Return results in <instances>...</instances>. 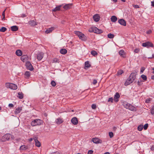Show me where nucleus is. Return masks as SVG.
Masks as SVG:
<instances>
[{"instance_id": "nucleus-1", "label": "nucleus", "mask_w": 154, "mask_h": 154, "mask_svg": "<svg viewBox=\"0 0 154 154\" xmlns=\"http://www.w3.org/2000/svg\"><path fill=\"white\" fill-rule=\"evenodd\" d=\"M88 31L90 32H94L97 34H100L103 32L102 30L99 29L95 27H91L89 29Z\"/></svg>"}, {"instance_id": "nucleus-2", "label": "nucleus", "mask_w": 154, "mask_h": 154, "mask_svg": "<svg viewBox=\"0 0 154 154\" xmlns=\"http://www.w3.org/2000/svg\"><path fill=\"white\" fill-rule=\"evenodd\" d=\"M75 34L77 35L79 38L82 40L85 41L86 40V37L84 34L81 32L78 31H75Z\"/></svg>"}, {"instance_id": "nucleus-3", "label": "nucleus", "mask_w": 154, "mask_h": 154, "mask_svg": "<svg viewBox=\"0 0 154 154\" xmlns=\"http://www.w3.org/2000/svg\"><path fill=\"white\" fill-rule=\"evenodd\" d=\"M42 121L40 119H35L31 123V125L32 126L41 125Z\"/></svg>"}, {"instance_id": "nucleus-4", "label": "nucleus", "mask_w": 154, "mask_h": 154, "mask_svg": "<svg viewBox=\"0 0 154 154\" xmlns=\"http://www.w3.org/2000/svg\"><path fill=\"white\" fill-rule=\"evenodd\" d=\"M11 137V134H6L2 137L1 139V141L2 142H5L10 140V138Z\"/></svg>"}, {"instance_id": "nucleus-5", "label": "nucleus", "mask_w": 154, "mask_h": 154, "mask_svg": "<svg viewBox=\"0 0 154 154\" xmlns=\"http://www.w3.org/2000/svg\"><path fill=\"white\" fill-rule=\"evenodd\" d=\"M26 68L32 71L33 69V67L29 62L27 61L26 63Z\"/></svg>"}, {"instance_id": "nucleus-6", "label": "nucleus", "mask_w": 154, "mask_h": 154, "mask_svg": "<svg viewBox=\"0 0 154 154\" xmlns=\"http://www.w3.org/2000/svg\"><path fill=\"white\" fill-rule=\"evenodd\" d=\"M142 45L143 47L149 48V47H153V44L149 42H147L143 43Z\"/></svg>"}, {"instance_id": "nucleus-7", "label": "nucleus", "mask_w": 154, "mask_h": 154, "mask_svg": "<svg viewBox=\"0 0 154 154\" xmlns=\"http://www.w3.org/2000/svg\"><path fill=\"white\" fill-rule=\"evenodd\" d=\"M134 81L129 77L125 82V85L126 86L132 83Z\"/></svg>"}, {"instance_id": "nucleus-8", "label": "nucleus", "mask_w": 154, "mask_h": 154, "mask_svg": "<svg viewBox=\"0 0 154 154\" xmlns=\"http://www.w3.org/2000/svg\"><path fill=\"white\" fill-rule=\"evenodd\" d=\"M137 75V72L135 71L134 72H132L130 75L129 77L133 81H134L136 78V76Z\"/></svg>"}, {"instance_id": "nucleus-9", "label": "nucleus", "mask_w": 154, "mask_h": 154, "mask_svg": "<svg viewBox=\"0 0 154 154\" xmlns=\"http://www.w3.org/2000/svg\"><path fill=\"white\" fill-rule=\"evenodd\" d=\"M72 123L74 125H76L78 123V120L77 118L74 117L71 120Z\"/></svg>"}, {"instance_id": "nucleus-10", "label": "nucleus", "mask_w": 154, "mask_h": 154, "mask_svg": "<svg viewBox=\"0 0 154 154\" xmlns=\"http://www.w3.org/2000/svg\"><path fill=\"white\" fill-rule=\"evenodd\" d=\"M120 97V96L118 92L116 93L115 95L114 96V101L116 102H118L119 100L118 99Z\"/></svg>"}, {"instance_id": "nucleus-11", "label": "nucleus", "mask_w": 154, "mask_h": 154, "mask_svg": "<svg viewBox=\"0 0 154 154\" xmlns=\"http://www.w3.org/2000/svg\"><path fill=\"white\" fill-rule=\"evenodd\" d=\"M63 119L61 118H58L56 119V123L57 124H60L63 122Z\"/></svg>"}, {"instance_id": "nucleus-12", "label": "nucleus", "mask_w": 154, "mask_h": 154, "mask_svg": "<svg viewBox=\"0 0 154 154\" xmlns=\"http://www.w3.org/2000/svg\"><path fill=\"white\" fill-rule=\"evenodd\" d=\"M35 142V146L38 147H39L41 146V143L39 141L37 140V138L36 137H35L33 138Z\"/></svg>"}, {"instance_id": "nucleus-13", "label": "nucleus", "mask_w": 154, "mask_h": 154, "mask_svg": "<svg viewBox=\"0 0 154 154\" xmlns=\"http://www.w3.org/2000/svg\"><path fill=\"white\" fill-rule=\"evenodd\" d=\"M92 140L93 142L95 143H99L101 142V140L97 138H93Z\"/></svg>"}, {"instance_id": "nucleus-14", "label": "nucleus", "mask_w": 154, "mask_h": 154, "mask_svg": "<svg viewBox=\"0 0 154 154\" xmlns=\"http://www.w3.org/2000/svg\"><path fill=\"white\" fill-rule=\"evenodd\" d=\"M93 18L95 22H97L99 20L100 17L98 14H96L93 16Z\"/></svg>"}, {"instance_id": "nucleus-15", "label": "nucleus", "mask_w": 154, "mask_h": 154, "mask_svg": "<svg viewBox=\"0 0 154 154\" xmlns=\"http://www.w3.org/2000/svg\"><path fill=\"white\" fill-rule=\"evenodd\" d=\"M28 56L26 55H23L21 57V60L24 62H26V63L28 60Z\"/></svg>"}, {"instance_id": "nucleus-16", "label": "nucleus", "mask_w": 154, "mask_h": 154, "mask_svg": "<svg viewBox=\"0 0 154 154\" xmlns=\"http://www.w3.org/2000/svg\"><path fill=\"white\" fill-rule=\"evenodd\" d=\"M118 22L121 25L124 26H126V22L123 19H121L119 20Z\"/></svg>"}, {"instance_id": "nucleus-17", "label": "nucleus", "mask_w": 154, "mask_h": 154, "mask_svg": "<svg viewBox=\"0 0 154 154\" xmlns=\"http://www.w3.org/2000/svg\"><path fill=\"white\" fill-rule=\"evenodd\" d=\"M44 54L42 53H39L37 55V58L39 60H40L43 57Z\"/></svg>"}, {"instance_id": "nucleus-18", "label": "nucleus", "mask_w": 154, "mask_h": 154, "mask_svg": "<svg viewBox=\"0 0 154 154\" xmlns=\"http://www.w3.org/2000/svg\"><path fill=\"white\" fill-rule=\"evenodd\" d=\"M29 24L31 26H35L37 25V23L35 22L33 20H31L29 22Z\"/></svg>"}, {"instance_id": "nucleus-19", "label": "nucleus", "mask_w": 154, "mask_h": 154, "mask_svg": "<svg viewBox=\"0 0 154 154\" xmlns=\"http://www.w3.org/2000/svg\"><path fill=\"white\" fill-rule=\"evenodd\" d=\"M72 5L71 4H67L64 6L63 8L65 10H66L71 8L72 7Z\"/></svg>"}, {"instance_id": "nucleus-20", "label": "nucleus", "mask_w": 154, "mask_h": 154, "mask_svg": "<svg viewBox=\"0 0 154 154\" xmlns=\"http://www.w3.org/2000/svg\"><path fill=\"white\" fill-rule=\"evenodd\" d=\"M10 88L13 90H15L17 88V85L15 84L11 83Z\"/></svg>"}, {"instance_id": "nucleus-21", "label": "nucleus", "mask_w": 154, "mask_h": 154, "mask_svg": "<svg viewBox=\"0 0 154 154\" xmlns=\"http://www.w3.org/2000/svg\"><path fill=\"white\" fill-rule=\"evenodd\" d=\"M128 109L133 111H135L137 110L136 107L131 104L129 106V108H128Z\"/></svg>"}, {"instance_id": "nucleus-22", "label": "nucleus", "mask_w": 154, "mask_h": 154, "mask_svg": "<svg viewBox=\"0 0 154 154\" xmlns=\"http://www.w3.org/2000/svg\"><path fill=\"white\" fill-rule=\"evenodd\" d=\"M22 110V108L21 107H18L16 109H15L14 112L15 114L17 115Z\"/></svg>"}, {"instance_id": "nucleus-23", "label": "nucleus", "mask_w": 154, "mask_h": 154, "mask_svg": "<svg viewBox=\"0 0 154 154\" xmlns=\"http://www.w3.org/2000/svg\"><path fill=\"white\" fill-rule=\"evenodd\" d=\"M130 104L128 103L127 102H125L123 103V106L126 108L127 109H128L129 108V106H130Z\"/></svg>"}, {"instance_id": "nucleus-24", "label": "nucleus", "mask_w": 154, "mask_h": 154, "mask_svg": "<svg viewBox=\"0 0 154 154\" xmlns=\"http://www.w3.org/2000/svg\"><path fill=\"white\" fill-rule=\"evenodd\" d=\"M119 55L122 57H125V52L123 50H120L119 52Z\"/></svg>"}, {"instance_id": "nucleus-25", "label": "nucleus", "mask_w": 154, "mask_h": 154, "mask_svg": "<svg viewBox=\"0 0 154 154\" xmlns=\"http://www.w3.org/2000/svg\"><path fill=\"white\" fill-rule=\"evenodd\" d=\"M16 54L18 56H20L22 54V52L21 50H18L16 51Z\"/></svg>"}, {"instance_id": "nucleus-26", "label": "nucleus", "mask_w": 154, "mask_h": 154, "mask_svg": "<svg viewBox=\"0 0 154 154\" xmlns=\"http://www.w3.org/2000/svg\"><path fill=\"white\" fill-rule=\"evenodd\" d=\"M54 27H51V28H48V29L45 31V32L47 33H49L52 32V31L54 30Z\"/></svg>"}, {"instance_id": "nucleus-27", "label": "nucleus", "mask_w": 154, "mask_h": 154, "mask_svg": "<svg viewBox=\"0 0 154 154\" xmlns=\"http://www.w3.org/2000/svg\"><path fill=\"white\" fill-rule=\"evenodd\" d=\"M18 27L16 26H14L11 27V30L13 31H16L18 30Z\"/></svg>"}, {"instance_id": "nucleus-28", "label": "nucleus", "mask_w": 154, "mask_h": 154, "mask_svg": "<svg viewBox=\"0 0 154 154\" xmlns=\"http://www.w3.org/2000/svg\"><path fill=\"white\" fill-rule=\"evenodd\" d=\"M60 52L62 54H65L67 52V51L65 49H62L60 50Z\"/></svg>"}, {"instance_id": "nucleus-29", "label": "nucleus", "mask_w": 154, "mask_h": 154, "mask_svg": "<svg viewBox=\"0 0 154 154\" xmlns=\"http://www.w3.org/2000/svg\"><path fill=\"white\" fill-rule=\"evenodd\" d=\"M117 17L115 16H112L111 18V21L113 22H116L117 20Z\"/></svg>"}, {"instance_id": "nucleus-30", "label": "nucleus", "mask_w": 154, "mask_h": 154, "mask_svg": "<svg viewBox=\"0 0 154 154\" xmlns=\"http://www.w3.org/2000/svg\"><path fill=\"white\" fill-rule=\"evenodd\" d=\"M85 69H86L85 68H89L91 66L90 64L89 63L88 61H86L85 62Z\"/></svg>"}, {"instance_id": "nucleus-31", "label": "nucleus", "mask_w": 154, "mask_h": 154, "mask_svg": "<svg viewBox=\"0 0 154 154\" xmlns=\"http://www.w3.org/2000/svg\"><path fill=\"white\" fill-rule=\"evenodd\" d=\"M28 148V147L25 145L21 146L20 147V149L22 150H25Z\"/></svg>"}, {"instance_id": "nucleus-32", "label": "nucleus", "mask_w": 154, "mask_h": 154, "mask_svg": "<svg viewBox=\"0 0 154 154\" xmlns=\"http://www.w3.org/2000/svg\"><path fill=\"white\" fill-rule=\"evenodd\" d=\"M18 97L20 99H22L23 98V94L22 92H19L18 93Z\"/></svg>"}, {"instance_id": "nucleus-33", "label": "nucleus", "mask_w": 154, "mask_h": 154, "mask_svg": "<svg viewBox=\"0 0 154 154\" xmlns=\"http://www.w3.org/2000/svg\"><path fill=\"white\" fill-rule=\"evenodd\" d=\"M25 75L26 78H28L30 75V72L29 71H26L25 73Z\"/></svg>"}, {"instance_id": "nucleus-34", "label": "nucleus", "mask_w": 154, "mask_h": 154, "mask_svg": "<svg viewBox=\"0 0 154 154\" xmlns=\"http://www.w3.org/2000/svg\"><path fill=\"white\" fill-rule=\"evenodd\" d=\"M91 54L92 55L94 56H96L98 54L97 52L95 51H92L91 52Z\"/></svg>"}, {"instance_id": "nucleus-35", "label": "nucleus", "mask_w": 154, "mask_h": 154, "mask_svg": "<svg viewBox=\"0 0 154 154\" xmlns=\"http://www.w3.org/2000/svg\"><path fill=\"white\" fill-rule=\"evenodd\" d=\"M61 7V5H60L56 7L55 8H54V9L53 10V11H57L60 10Z\"/></svg>"}, {"instance_id": "nucleus-36", "label": "nucleus", "mask_w": 154, "mask_h": 154, "mask_svg": "<svg viewBox=\"0 0 154 154\" xmlns=\"http://www.w3.org/2000/svg\"><path fill=\"white\" fill-rule=\"evenodd\" d=\"M124 72L123 70H120L118 71L117 75L118 76H119L121 75Z\"/></svg>"}, {"instance_id": "nucleus-37", "label": "nucleus", "mask_w": 154, "mask_h": 154, "mask_svg": "<svg viewBox=\"0 0 154 154\" xmlns=\"http://www.w3.org/2000/svg\"><path fill=\"white\" fill-rule=\"evenodd\" d=\"M143 128V125H140L138 127V130L139 131H141L142 130Z\"/></svg>"}, {"instance_id": "nucleus-38", "label": "nucleus", "mask_w": 154, "mask_h": 154, "mask_svg": "<svg viewBox=\"0 0 154 154\" xmlns=\"http://www.w3.org/2000/svg\"><path fill=\"white\" fill-rule=\"evenodd\" d=\"M108 37L110 38H112L114 37V35L113 34H112L111 33H109L107 35Z\"/></svg>"}, {"instance_id": "nucleus-39", "label": "nucleus", "mask_w": 154, "mask_h": 154, "mask_svg": "<svg viewBox=\"0 0 154 154\" xmlns=\"http://www.w3.org/2000/svg\"><path fill=\"white\" fill-rule=\"evenodd\" d=\"M141 77L144 81L146 80L147 77L146 75L143 74L141 75Z\"/></svg>"}, {"instance_id": "nucleus-40", "label": "nucleus", "mask_w": 154, "mask_h": 154, "mask_svg": "<svg viewBox=\"0 0 154 154\" xmlns=\"http://www.w3.org/2000/svg\"><path fill=\"white\" fill-rule=\"evenodd\" d=\"M11 83H6L5 84V87L7 88H10V85Z\"/></svg>"}, {"instance_id": "nucleus-41", "label": "nucleus", "mask_w": 154, "mask_h": 154, "mask_svg": "<svg viewBox=\"0 0 154 154\" xmlns=\"http://www.w3.org/2000/svg\"><path fill=\"white\" fill-rule=\"evenodd\" d=\"M7 30L6 28L5 27H2L1 29H0V31L1 32H5Z\"/></svg>"}, {"instance_id": "nucleus-42", "label": "nucleus", "mask_w": 154, "mask_h": 154, "mask_svg": "<svg viewBox=\"0 0 154 154\" xmlns=\"http://www.w3.org/2000/svg\"><path fill=\"white\" fill-rule=\"evenodd\" d=\"M113 99L112 97H110L108 99L107 102H111L112 103L113 102Z\"/></svg>"}, {"instance_id": "nucleus-43", "label": "nucleus", "mask_w": 154, "mask_h": 154, "mask_svg": "<svg viewBox=\"0 0 154 154\" xmlns=\"http://www.w3.org/2000/svg\"><path fill=\"white\" fill-rule=\"evenodd\" d=\"M51 84L52 85L53 87H54L55 86V85H56L55 82L54 81H52L51 82Z\"/></svg>"}, {"instance_id": "nucleus-44", "label": "nucleus", "mask_w": 154, "mask_h": 154, "mask_svg": "<svg viewBox=\"0 0 154 154\" xmlns=\"http://www.w3.org/2000/svg\"><path fill=\"white\" fill-rule=\"evenodd\" d=\"M151 113L152 115L154 114V106L152 107L151 109Z\"/></svg>"}, {"instance_id": "nucleus-45", "label": "nucleus", "mask_w": 154, "mask_h": 154, "mask_svg": "<svg viewBox=\"0 0 154 154\" xmlns=\"http://www.w3.org/2000/svg\"><path fill=\"white\" fill-rule=\"evenodd\" d=\"M145 69V68L144 67H142L141 68L140 71V74H142L143 72V71H144V70Z\"/></svg>"}, {"instance_id": "nucleus-46", "label": "nucleus", "mask_w": 154, "mask_h": 154, "mask_svg": "<svg viewBox=\"0 0 154 154\" xmlns=\"http://www.w3.org/2000/svg\"><path fill=\"white\" fill-rule=\"evenodd\" d=\"M148 124L147 123H146V124L144 126H143V128H144V129L145 130H146L148 127Z\"/></svg>"}, {"instance_id": "nucleus-47", "label": "nucleus", "mask_w": 154, "mask_h": 154, "mask_svg": "<svg viewBox=\"0 0 154 154\" xmlns=\"http://www.w3.org/2000/svg\"><path fill=\"white\" fill-rule=\"evenodd\" d=\"M109 135L110 138H112L113 136V133L112 132H109Z\"/></svg>"}, {"instance_id": "nucleus-48", "label": "nucleus", "mask_w": 154, "mask_h": 154, "mask_svg": "<svg viewBox=\"0 0 154 154\" xmlns=\"http://www.w3.org/2000/svg\"><path fill=\"white\" fill-rule=\"evenodd\" d=\"M26 16V15L25 14H22L20 15V17H24Z\"/></svg>"}, {"instance_id": "nucleus-49", "label": "nucleus", "mask_w": 154, "mask_h": 154, "mask_svg": "<svg viewBox=\"0 0 154 154\" xmlns=\"http://www.w3.org/2000/svg\"><path fill=\"white\" fill-rule=\"evenodd\" d=\"M91 107L93 109H95L96 107V105L94 104H92L91 106Z\"/></svg>"}, {"instance_id": "nucleus-50", "label": "nucleus", "mask_w": 154, "mask_h": 154, "mask_svg": "<svg viewBox=\"0 0 154 154\" xmlns=\"http://www.w3.org/2000/svg\"><path fill=\"white\" fill-rule=\"evenodd\" d=\"M142 82H143V81H141V80H140V81H138V82H137L138 85H142Z\"/></svg>"}, {"instance_id": "nucleus-51", "label": "nucleus", "mask_w": 154, "mask_h": 154, "mask_svg": "<svg viewBox=\"0 0 154 154\" xmlns=\"http://www.w3.org/2000/svg\"><path fill=\"white\" fill-rule=\"evenodd\" d=\"M97 83V81L96 79H94L93 80V82L92 83L93 85H95Z\"/></svg>"}, {"instance_id": "nucleus-52", "label": "nucleus", "mask_w": 154, "mask_h": 154, "mask_svg": "<svg viewBox=\"0 0 154 154\" xmlns=\"http://www.w3.org/2000/svg\"><path fill=\"white\" fill-rule=\"evenodd\" d=\"M140 51L139 49L136 48L134 50V51L136 53H137Z\"/></svg>"}, {"instance_id": "nucleus-53", "label": "nucleus", "mask_w": 154, "mask_h": 154, "mask_svg": "<svg viewBox=\"0 0 154 154\" xmlns=\"http://www.w3.org/2000/svg\"><path fill=\"white\" fill-rule=\"evenodd\" d=\"M14 106L13 104L12 103H10L8 105V106L10 108L13 107Z\"/></svg>"}, {"instance_id": "nucleus-54", "label": "nucleus", "mask_w": 154, "mask_h": 154, "mask_svg": "<svg viewBox=\"0 0 154 154\" xmlns=\"http://www.w3.org/2000/svg\"><path fill=\"white\" fill-rule=\"evenodd\" d=\"M93 151L92 150H90L88 151V154H92Z\"/></svg>"}, {"instance_id": "nucleus-55", "label": "nucleus", "mask_w": 154, "mask_h": 154, "mask_svg": "<svg viewBox=\"0 0 154 154\" xmlns=\"http://www.w3.org/2000/svg\"><path fill=\"white\" fill-rule=\"evenodd\" d=\"M150 100V99H147L146 100V103H149Z\"/></svg>"}, {"instance_id": "nucleus-56", "label": "nucleus", "mask_w": 154, "mask_h": 154, "mask_svg": "<svg viewBox=\"0 0 154 154\" xmlns=\"http://www.w3.org/2000/svg\"><path fill=\"white\" fill-rule=\"evenodd\" d=\"M133 6L135 8H139V7L137 5H133Z\"/></svg>"}, {"instance_id": "nucleus-57", "label": "nucleus", "mask_w": 154, "mask_h": 154, "mask_svg": "<svg viewBox=\"0 0 154 154\" xmlns=\"http://www.w3.org/2000/svg\"><path fill=\"white\" fill-rule=\"evenodd\" d=\"M51 154H60L58 152H55L52 153Z\"/></svg>"}, {"instance_id": "nucleus-58", "label": "nucleus", "mask_w": 154, "mask_h": 154, "mask_svg": "<svg viewBox=\"0 0 154 154\" xmlns=\"http://www.w3.org/2000/svg\"><path fill=\"white\" fill-rule=\"evenodd\" d=\"M6 9H5L3 12L2 14V16H5V11Z\"/></svg>"}, {"instance_id": "nucleus-59", "label": "nucleus", "mask_w": 154, "mask_h": 154, "mask_svg": "<svg viewBox=\"0 0 154 154\" xmlns=\"http://www.w3.org/2000/svg\"><path fill=\"white\" fill-rule=\"evenodd\" d=\"M58 60L57 59H54V62H57Z\"/></svg>"}, {"instance_id": "nucleus-60", "label": "nucleus", "mask_w": 154, "mask_h": 154, "mask_svg": "<svg viewBox=\"0 0 154 154\" xmlns=\"http://www.w3.org/2000/svg\"><path fill=\"white\" fill-rule=\"evenodd\" d=\"M151 5L153 7H154V1L151 2Z\"/></svg>"}, {"instance_id": "nucleus-61", "label": "nucleus", "mask_w": 154, "mask_h": 154, "mask_svg": "<svg viewBox=\"0 0 154 154\" xmlns=\"http://www.w3.org/2000/svg\"><path fill=\"white\" fill-rule=\"evenodd\" d=\"M154 58V54H153L152 56V57H148L149 58Z\"/></svg>"}, {"instance_id": "nucleus-62", "label": "nucleus", "mask_w": 154, "mask_h": 154, "mask_svg": "<svg viewBox=\"0 0 154 154\" xmlns=\"http://www.w3.org/2000/svg\"><path fill=\"white\" fill-rule=\"evenodd\" d=\"M151 150H154V146H152L151 148Z\"/></svg>"}, {"instance_id": "nucleus-63", "label": "nucleus", "mask_w": 154, "mask_h": 154, "mask_svg": "<svg viewBox=\"0 0 154 154\" xmlns=\"http://www.w3.org/2000/svg\"><path fill=\"white\" fill-rule=\"evenodd\" d=\"M32 140L33 139L32 138H30L29 139V141L31 142Z\"/></svg>"}, {"instance_id": "nucleus-64", "label": "nucleus", "mask_w": 154, "mask_h": 154, "mask_svg": "<svg viewBox=\"0 0 154 154\" xmlns=\"http://www.w3.org/2000/svg\"><path fill=\"white\" fill-rule=\"evenodd\" d=\"M151 79L152 80H154V75H152L151 76Z\"/></svg>"}]
</instances>
